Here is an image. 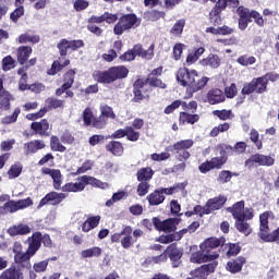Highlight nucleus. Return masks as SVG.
Segmentation results:
<instances>
[{
	"instance_id": "1",
	"label": "nucleus",
	"mask_w": 279,
	"mask_h": 279,
	"mask_svg": "<svg viewBox=\"0 0 279 279\" xmlns=\"http://www.w3.org/2000/svg\"><path fill=\"white\" fill-rule=\"evenodd\" d=\"M43 175H49L53 180V189L56 191H62L63 193H82L84 189H86L87 184L92 186H96L97 189H108V183L101 182L100 180L89 177L83 175L77 179V182L66 183L62 186V173L58 169L51 168H43Z\"/></svg>"
},
{
	"instance_id": "2",
	"label": "nucleus",
	"mask_w": 279,
	"mask_h": 279,
	"mask_svg": "<svg viewBox=\"0 0 279 279\" xmlns=\"http://www.w3.org/2000/svg\"><path fill=\"white\" fill-rule=\"evenodd\" d=\"M197 71L189 70L186 68H182L177 73V80L181 86H187L186 95L187 99L193 97V93H197V90H202L206 84H208V77L203 76L198 78Z\"/></svg>"
},
{
	"instance_id": "3",
	"label": "nucleus",
	"mask_w": 279,
	"mask_h": 279,
	"mask_svg": "<svg viewBox=\"0 0 279 279\" xmlns=\"http://www.w3.org/2000/svg\"><path fill=\"white\" fill-rule=\"evenodd\" d=\"M274 218V213L265 211L259 216V233L258 236L266 243H279V228L274 232L269 230V219Z\"/></svg>"
},
{
	"instance_id": "4",
	"label": "nucleus",
	"mask_w": 279,
	"mask_h": 279,
	"mask_svg": "<svg viewBox=\"0 0 279 279\" xmlns=\"http://www.w3.org/2000/svg\"><path fill=\"white\" fill-rule=\"evenodd\" d=\"M184 189H186V184L178 183L172 187L156 190L147 196L148 204L149 206H160L165 202V195H173V193L184 191Z\"/></svg>"
},
{
	"instance_id": "5",
	"label": "nucleus",
	"mask_w": 279,
	"mask_h": 279,
	"mask_svg": "<svg viewBox=\"0 0 279 279\" xmlns=\"http://www.w3.org/2000/svg\"><path fill=\"white\" fill-rule=\"evenodd\" d=\"M226 202H228V198L223 195L210 198L204 207L199 205L195 206L194 213L199 215V217H204V215H210V213H215V210L223 208Z\"/></svg>"
},
{
	"instance_id": "6",
	"label": "nucleus",
	"mask_w": 279,
	"mask_h": 279,
	"mask_svg": "<svg viewBox=\"0 0 279 279\" xmlns=\"http://www.w3.org/2000/svg\"><path fill=\"white\" fill-rule=\"evenodd\" d=\"M134 25H138V17H136L134 14H126L122 16L114 25L113 33L116 34V36H121L123 32L132 29Z\"/></svg>"
},
{
	"instance_id": "7",
	"label": "nucleus",
	"mask_w": 279,
	"mask_h": 279,
	"mask_svg": "<svg viewBox=\"0 0 279 279\" xmlns=\"http://www.w3.org/2000/svg\"><path fill=\"white\" fill-rule=\"evenodd\" d=\"M197 228H199V222L194 221L190 225L189 228L183 229L180 232L171 233L168 235H160L157 239V241L159 243H163L165 245H167L169 243H173V241H180V239H182V236H184V234H186V232H189L190 234H193V232H195V230H197Z\"/></svg>"
},
{
	"instance_id": "8",
	"label": "nucleus",
	"mask_w": 279,
	"mask_h": 279,
	"mask_svg": "<svg viewBox=\"0 0 279 279\" xmlns=\"http://www.w3.org/2000/svg\"><path fill=\"white\" fill-rule=\"evenodd\" d=\"M227 210L233 215L235 220L252 219L254 217L252 208H245V203L243 201L235 203L232 207H229Z\"/></svg>"
},
{
	"instance_id": "9",
	"label": "nucleus",
	"mask_w": 279,
	"mask_h": 279,
	"mask_svg": "<svg viewBox=\"0 0 279 279\" xmlns=\"http://www.w3.org/2000/svg\"><path fill=\"white\" fill-rule=\"evenodd\" d=\"M275 162L276 159L271 156L255 154L245 161V167H248V169H252L254 165H258V167H274Z\"/></svg>"
},
{
	"instance_id": "10",
	"label": "nucleus",
	"mask_w": 279,
	"mask_h": 279,
	"mask_svg": "<svg viewBox=\"0 0 279 279\" xmlns=\"http://www.w3.org/2000/svg\"><path fill=\"white\" fill-rule=\"evenodd\" d=\"M223 245V240H219L217 238L207 239L203 244H201V250L206 252V254L210 257V260H215L219 258V253L214 252L213 250H217Z\"/></svg>"
},
{
	"instance_id": "11",
	"label": "nucleus",
	"mask_w": 279,
	"mask_h": 279,
	"mask_svg": "<svg viewBox=\"0 0 279 279\" xmlns=\"http://www.w3.org/2000/svg\"><path fill=\"white\" fill-rule=\"evenodd\" d=\"M153 223L156 230H159L160 232H175L178 223H180V219L169 218L161 221L158 218H153Z\"/></svg>"
},
{
	"instance_id": "12",
	"label": "nucleus",
	"mask_w": 279,
	"mask_h": 279,
	"mask_svg": "<svg viewBox=\"0 0 279 279\" xmlns=\"http://www.w3.org/2000/svg\"><path fill=\"white\" fill-rule=\"evenodd\" d=\"M215 269H217V262H211L209 264H205L198 268H196L194 271L191 272L192 279H206L210 274H215Z\"/></svg>"
},
{
	"instance_id": "13",
	"label": "nucleus",
	"mask_w": 279,
	"mask_h": 279,
	"mask_svg": "<svg viewBox=\"0 0 279 279\" xmlns=\"http://www.w3.org/2000/svg\"><path fill=\"white\" fill-rule=\"evenodd\" d=\"M64 199H66V194L50 192L44 198H41L38 208H43V206H47V204H51V206H58V204H61V202H64Z\"/></svg>"
},
{
	"instance_id": "14",
	"label": "nucleus",
	"mask_w": 279,
	"mask_h": 279,
	"mask_svg": "<svg viewBox=\"0 0 279 279\" xmlns=\"http://www.w3.org/2000/svg\"><path fill=\"white\" fill-rule=\"evenodd\" d=\"M83 120L84 125H94V128H97L98 130H101L106 126V122L104 120L97 121L95 120V116H93V110L90 108H86L83 111Z\"/></svg>"
},
{
	"instance_id": "15",
	"label": "nucleus",
	"mask_w": 279,
	"mask_h": 279,
	"mask_svg": "<svg viewBox=\"0 0 279 279\" xmlns=\"http://www.w3.org/2000/svg\"><path fill=\"white\" fill-rule=\"evenodd\" d=\"M29 244L28 248L26 250V254L32 258L36 254L38 250H40L43 234L40 232H35L31 239H28Z\"/></svg>"
},
{
	"instance_id": "16",
	"label": "nucleus",
	"mask_w": 279,
	"mask_h": 279,
	"mask_svg": "<svg viewBox=\"0 0 279 279\" xmlns=\"http://www.w3.org/2000/svg\"><path fill=\"white\" fill-rule=\"evenodd\" d=\"M167 256H169L172 267H180V263H182V250L178 248L175 244H171L166 250Z\"/></svg>"
},
{
	"instance_id": "17",
	"label": "nucleus",
	"mask_w": 279,
	"mask_h": 279,
	"mask_svg": "<svg viewBox=\"0 0 279 279\" xmlns=\"http://www.w3.org/2000/svg\"><path fill=\"white\" fill-rule=\"evenodd\" d=\"M121 246L123 247V250H130V247H133L134 243H136V239H133L132 227H124L121 231Z\"/></svg>"
},
{
	"instance_id": "18",
	"label": "nucleus",
	"mask_w": 279,
	"mask_h": 279,
	"mask_svg": "<svg viewBox=\"0 0 279 279\" xmlns=\"http://www.w3.org/2000/svg\"><path fill=\"white\" fill-rule=\"evenodd\" d=\"M45 147H46L45 142L41 140L31 141L24 144L25 155L32 156L33 154L40 151V149H45Z\"/></svg>"
},
{
	"instance_id": "19",
	"label": "nucleus",
	"mask_w": 279,
	"mask_h": 279,
	"mask_svg": "<svg viewBox=\"0 0 279 279\" xmlns=\"http://www.w3.org/2000/svg\"><path fill=\"white\" fill-rule=\"evenodd\" d=\"M73 82H75V70H70L64 75L63 85L57 89L56 95L60 97L65 90H69L71 86H73Z\"/></svg>"
},
{
	"instance_id": "20",
	"label": "nucleus",
	"mask_w": 279,
	"mask_h": 279,
	"mask_svg": "<svg viewBox=\"0 0 279 279\" xmlns=\"http://www.w3.org/2000/svg\"><path fill=\"white\" fill-rule=\"evenodd\" d=\"M32 130L39 134L40 136H49L51 132V126L47 120H41L40 122H33L31 125Z\"/></svg>"
},
{
	"instance_id": "21",
	"label": "nucleus",
	"mask_w": 279,
	"mask_h": 279,
	"mask_svg": "<svg viewBox=\"0 0 279 279\" xmlns=\"http://www.w3.org/2000/svg\"><path fill=\"white\" fill-rule=\"evenodd\" d=\"M245 265V257H238L235 259H231L227 263L226 269L230 271V274H239L243 266Z\"/></svg>"
},
{
	"instance_id": "22",
	"label": "nucleus",
	"mask_w": 279,
	"mask_h": 279,
	"mask_svg": "<svg viewBox=\"0 0 279 279\" xmlns=\"http://www.w3.org/2000/svg\"><path fill=\"white\" fill-rule=\"evenodd\" d=\"M10 99H12V95L3 88V78H0V109L8 110L10 108Z\"/></svg>"
},
{
	"instance_id": "23",
	"label": "nucleus",
	"mask_w": 279,
	"mask_h": 279,
	"mask_svg": "<svg viewBox=\"0 0 279 279\" xmlns=\"http://www.w3.org/2000/svg\"><path fill=\"white\" fill-rule=\"evenodd\" d=\"M207 99L211 106H215L226 101V95L221 89L216 88L208 92Z\"/></svg>"
},
{
	"instance_id": "24",
	"label": "nucleus",
	"mask_w": 279,
	"mask_h": 279,
	"mask_svg": "<svg viewBox=\"0 0 279 279\" xmlns=\"http://www.w3.org/2000/svg\"><path fill=\"white\" fill-rule=\"evenodd\" d=\"M0 279H25V277L21 269L16 268L15 266H12L1 272Z\"/></svg>"
},
{
	"instance_id": "25",
	"label": "nucleus",
	"mask_w": 279,
	"mask_h": 279,
	"mask_svg": "<svg viewBox=\"0 0 279 279\" xmlns=\"http://www.w3.org/2000/svg\"><path fill=\"white\" fill-rule=\"evenodd\" d=\"M10 236H19L24 234H29L32 232V227L25 223L15 225L8 229Z\"/></svg>"
},
{
	"instance_id": "26",
	"label": "nucleus",
	"mask_w": 279,
	"mask_h": 279,
	"mask_svg": "<svg viewBox=\"0 0 279 279\" xmlns=\"http://www.w3.org/2000/svg\"><path fill=\"white\" fill-rule=\"evenodd\" d=\"M201 66H209V69H219L221 58L217 54H209L207 58L199 61Z\"/></svg>"
},
{
	"instance_id": "27",
	"label": "nucleus",
	"mask_w": 279,
	"mask_h": 279,
	"mask_svg": "<svg viewBox=\"0 0 279 279\" xmlns=\"http://www.w3.org/2000/svg\"><path fill=\"white\" fill-rule=\"evenodd\" d=\"M179 121L182 125H186L189 123L190 125H195L199 121V116L197 113H189L186 111H181Z\"/></svg>"
},
{
	"instance_id": "28",
	"label": "nucleus",
	"mask_w": 279,
	"mask_h": 279,
	"mask_svg": "<svg viewBox=\"0 0 279 279\" xmlns=\"http://www.w3.org/2000/svg\"><path fill=\"white\" fill-rule=\"evenodd\" d=\"M96 80L100 84H112V82H117L111 68L108 71L98 72L96 75Z\"/></svg>"
},
{
	"instance_id": "29",
	"label": "nucleus",
	"mask_w": 279,
	"mask_h": 279,
	"mask_svg": "<svg viewBox=\"0 0 279 279\" xmlns=\"http://www.w3.org/2000/svg\"><path fill=\"white\" fill-rule=\"evenodd\" d=\"M147 85L143 84V81H136L134 83V101H143V99H145V95L143 93H145V90H147Z\"/></svg>"
},
{
	"instance_id": "30",
	"label": "nucleus",
	"mask_w": 279,
	"mask_h": 279,
	"mask_svg": "<svg viewBox=\"0 0 279 279\" xmlns=\"http://www.w3.org/2000/svg\"><path fill=\"white\" fill-rule=\"evenodd\" d=\"M31 256L27 252L20 253L19 255H14V263L15 265H21L25 269H32Z\"/></svg>"
},
{
	"instance_id": "31",
	"label": "nucleus",
	"mask_w": 279,
	"mask_h": 279,
	"mask_svg": "<svg viewBox=\"0 0 279 279\" xmlns=\"http://www.w3.org/2000/svg\"><path fill=\"white\" fill-rule=\"evenodd\" d=\"M99 221H101V216H92L87 218L82 226L83 232H90V230H95V228L99 226Z\"/></svg>"
},
{
	"instance_id": "32",
	"label": "nucleus",
	"mask_w": 279,
	"mask_h": 279,
	"mask_svg": "<svg viewBox=\"0 0 279 279\" xmlns=\"http://www.w3.org/2000/svg\"><path fill=\"white\" fill-rule=\"evenodd\" d=\"M140 54H141V45H135L131 50L120 56V60L122 62H132V60H136V56H140Z\"/></svg>"
},
{
	"instance_id": "33",
	"label": "nucleus",
	"mask_w": 279,
	"mask_h": 279,
	"mask_svg": "<svg viewBox=\"0 0 279 279\" xmlns=\"http://www.w3.org/2000/svg\"><path fill=\"white\" fill-rule=\"evenodd\" d=\"M32 51V47L29 46H22L17 48V62L20 64H25L26 60H29Z\"/></svg>"
},
{
	"instance_id": "34",
	"label": "nucleus",
	"mask_w": 279,
	"mask_h": 279,
	"mask_svg": "<svg viewBox=\"0 0 279 279\" xmlns=\"http://www.w3.org/2000/svg\"><path fill=\"white\" fill-rule=\"evenodd\" d=\"M17 43H20V45H25L27 43H31L32 45H36L37 43H40V36L29 34V33H24L19 36Z\"/></svg>"
},
{
	"instance_id": "35",
	"label": "nucleus",
	"mask_w": 279,
	"mask_h": 279,
	"mask_svg": "<svg viewBox=\"0 0 279 279\" xmlns=\"http://www.w3.org/2000/svg\"><path fill=\"white\" fill-rule=\"evenodd\" d=\"M210 259V255H208L206 252L201 250V252L193 253L191 256V263L202 264V263H208Z\"/></svg>"
},
{
	"instance_id": "36",
	"label": "nucleus",
	"mask_w": 279,
	"mask_h": 279,
	"mask_svg": "<svg viewBox=\"0 0 279 279\" xmlns=\"http://www.w3.org/2000/svg\"><path fill=\"white\" fill-rule=\"evenodd\" d=\"M246 218H240L235 220V227L239 232H242V234H245V236H248V234H252V228H250V223L245 221Z\"/></svg>"
},
{
	"instance_id": "37",
	"label": "nucleus",
	"mask_w": 279,
	"mask_h": 279,
	"mask_svg": "<svg viewBox=\"0 0 279 279\" xmlns=\"http://www.w3.org/2000/svg\"><path fill=\"white\" fill-rule=\"evenodd\" d=\"M101 248L99 246H94L81 252V257L83 258H99L101 256Z\"/></svg>"
},
{
	"instance_id": "38",
	"label": "nucleus",
	"mask_w": 279,
	"mask_h": 279,
	"mask_svg": "<svg viewBox=\"0 0 279 279\" xmlns=\"http://www.w3.org/2000/svg\"><path fill=\"white\" fill-rule=\"evenodd\" d=\"M184 25H186V21H177L175 24L170 29L171 36H173L174 38H180V36H182V32H184Z\"/></svg>"
},
{
	"instance_id": "39",
	"label": "nucleus",
	"mask_w": 279,
	"mask_h": 279,
	"mask_svg": "<svg viewBox=\"0 0 279 279\" xmlns=\"http://www.w3.org/2000/svg\"><path fill=\"white\" fill-rule=\"evenodd\" d=\"M111 72L113 73V77L117 80H124V77H128V74L130 73V70L123 65L113 66L111 68Z\"/></svg>"
},
{
	"instance_id": "40",
	"label": "nucleus",
	"mask_w": 279,
	"mask_h": 279,
	"mask_svg": "<svg viewBox=\"0 0 279 279\" xmlns=\"http://www.w3.org/2000/svg\"><path fill=\"white\" fill-rule=\"evenodd\" d=\"M154 177V170L151 168H142L137 171V180L140 182H147Z\"/></svg>"
},
{
	"instance_id": "41",
	"label": "nucleus",
	"mask_w": 279,
	"mask_h": 279,
	"mask_svg": "<svg viewBox=\"0 0 279 279\" xmlns=\"http://www.w3.org/2000/svg\"><path fill=\"white\" fill-rule=\"evenodd\" d=\"M267 76L253 78L254 87L256 93H265L267 90Z\"/></svg>"
},
{
	"instance_id": "42",
	"label": "nucleus",
	"mask_w": 279,
	"mask_h": 279,
	"mask_svg": "<svg viewBox=\"0 0 279 279\" xmlns=\"http://www.w3.org/2000/svg\"><path fill=\"white\" fill-rule=\"evenodd\" d=\"M107 150L113 156H121L123 154V145L120 142L113 141L107 145Z\"/></svg>"
},
{
	"instance_id": "43",
	"label": "nucleus",
	"mask_w": 279,
	"mask_h": 279,
	"mask_svg": "<svg viewBox=\"0 0 279 279\" xmlns=\"http://www.w3.org/2000/svg\"><path fill=\"white\" fill-rule=\"evenodd\" d=\"M206 49H204L203 47L196 49L193 52H190L187 58H186V63L187 64H194V62H197V60H199V58H202V56H204Z\"/></svg>"
},
{
	"instance_id": "44",
	"label": "nucleus",
	"mask_w": 279,
	"mask_h": 279,
	"mask_svg": "<svg viewBox=\"0 0 279 279\" xmlns=\"http://www.w3.org/2000/svg\"><path fill=\"white\" fill-rule=\"evenodd\" d=\"M214 117H218L221 121H228L230 119H234V113H232V110H214L213 111Z\"/></svg>"
},
{
	"instance_id": "45",
	"label": "nucleus",
	"mask_w": 279,
	"mask_h": 279,
	"mask_svg": "<svg viewBox=\"0 0 279 279\" xmlns=\"http://www.w3.org/2000/svg\"><path fill=\"white\" fill-rule=\"evenodd\" d=\"M193 144H194L193 140L179 141L173 145V149L174 151L191 149V147H193Z\"/></svg>"
},
{
	"instance_id": "46",
	"label": "nucleus",
	"mask_w": 279,
	"mask_h": 279,
	"mask_svg": "<svg viewBox=\"0 0 279 279\" xmlns=\"http://www.w3.org/2000/svg\"><path fill=\"white\" fill-rule=\"evenodd\" d=\"M60 56L64 58L71 51V41L68 39H61L57 45Z\"/></svg>"
},
{
	"instance_id": "47",
	"label": "nucleus",
	"mask_w": 279,
	"mask_h": 279,
	"mask_svg": "<svg viewBox=\"0 0 279 279\" xmlns=\"http://www.w3.org/2000/svg\"><path fill=\"white\" fill-rule=\"evenodd\" d=\"M236 62L241 66H252V64H256V57L243 54L236 59Z\"/></svg>"
},
{
	"instance_id": "48",
	"label": "nucleus",
	"mask_w": 279,
	"mask_h": 279,
	"mask_svg": "<svg viewBox=\"0 0 279 279\" xmlns=\"http://www.w3.org/2000/svg\"><path fill=\"white\" fill-rule=\"evenodd\" d=\"M125 197H128V192L125 191L113 193L111 199L106 202V206L108 207L113 206L116 202H121V199H125Z\"/></svg>"
},
{
	"instance_id": "49",
	"label": "nucleus",
	"mask_w": 279,
	"mask_h": 279,
	"mask_svg": "<svg viewBox=\"0 0 279 279\" xmlns=\"http://www.w3.org/2000/svg\"><path fill=\"white\" fill-rule=\"evenodd\" d=\"M50 147L52 151H60V153L66 151V147H64V145H62L60 143V140L56 136H52L50 138Z\"/></svg>"
},
{
	"instance_id": "50",
	"label": "nucleus",
	"mask_w": 279,
	"mask_h": 279,
	"mask_svg": "<svg viewBox=\"0 0 279 279\" xmlns=\"http://www.w3.org/2000/svg\"><path fill=\"white\" fill-rule=\"evenodd\" d=\"M19 114H21V108H15L11 116H7L2 119V123L4 125H10V123H16Z\"/></svg>"
},
{
	"instance_id": "51",
	"label": "nucleus",
	"mask_w": 279,
	"mask_h": 279,
	"mask_svg": "<svg viewBox=\"0 0 279 279\" xmlns=\"http://www.w3.org/2000/svg\"><path fill=\"white\" fill-rule=\"evenodd\" d=\"M209 21L213 25H221V11L213 9L209 13Z\"/></svg>"
},
{
	"instance_id": "52",
	"label": "nucleus",
	"mask_w": 279,
	"mask_h": 279,
	"mask_svg": "<svg viewBox=\"0 0 279 279\" xmlns=\"http://www.w3.org/2000/svg\"><path fill=\"white\" fill-rule=\"evenodd\" d=\"M180 106H181L183 112H189V113L197 112V102L196 101H190V102L181 101Z\"/></svg>"
},
{
	"instance_id": "53",
	"label": "nucleus",
	"mask_w": 279,
	"mask_h": 279,
	"mask_svg": "<svg viewBox=\"0 0 279 279\" xmlns=\"http://www.w3.org/2000/svg\"><path fill=\"white\" fill-rule=\"evenodd\" d=\"M21 171H23V167L19 163L11 166L8 171V175L10 180H14V178H19L21 175Z\"/></svg>"
},
{
	"instance_id": "54",
	"label": "nucleus",
	"mask_w": 279,
	"mask_h": 279,
	"mask_svg": "<svg viewBox=\"0 0 279 279\" xmlns=\"http://www.w3.org/2000/svg\"><path fill=\"white\" fill-rule=\"evenodd\" d=\"M155 86L156 88H167V85L158 77L148 76L146 81V86Z\"/></svg>"
},
{
	"instance_id": "55",
	"label": "nucleus",
	"mask_w": 279,
	"mask_h": 279,
	"mask_svg": "<svg viewBox=\"0 0 279 279\" xmlns=\"http://www.w3.org/2000/svg\"><path fill=\"white\" fill-rule=\"evenodd\" d=\"M250 19H253L254 23H256V25H258V27H264L265 22L267 21V20L263 19V15H260V13H258V11H251Z\"/></svg>"
},
{
	"instance_id": "56",
	"label": "nucleus",
	"mask_w": 279,
	"mask_h": 279,
	"mask_svg": "<svg viewBox=\"0 0 279 279\" xmlns=\"http://www.w3.org/2000/svg\"><path fill=\"white\" fill-rule=\"evenodd\" d=\"M171 158L170 153H160V154H151L150 155V160L154 162H163L165 160H169Z\"/></svg>"
},
{
	"instance_id": "57",
	"label": "nucleus",
	"mask_w": 279,
	"mask_h": 279,
	"mask_svg": "<svg viewBox=\"0 0 279 279\" xmlns=\"http://www.w3.org/2000/svg\"><path fill=\"white\" fill-rule=\"evenodd\" d=\"M100 112L102 117H107V119H114L117 116L112 110V107L108 105H100Z\"/></svg>"
},
{
	"instance_id": "58",
	"label": "nucleus",
	"mask_w": 279,
	"mask_h": 279,
	"mask_svg": "<svg viewBox=\"0 0 279 279\" xmlns=\"http://www.w3.org/2000/svg\"><path fill=\"white\" fill-rule=\"evenodd\" d=\"M8 213H16L14 209V201H8L3 206H0V215H8Z\"/></svg>"
},
{
	"instance_id": "59",
	"label": "nucleus",
	"mask_w": 279,
	"mask_h": 279,
	"mask_svg": "<svg viewBox=\"0 0 279 279\" xmlns=\"http://www.w3.org/2000/svg\"><path fill=\"white\" fill-rule=\"evenodd\" d=\"M231 180H232V172H230L228 170H222L219 173L218 182L220 184H226V183L230 182Z\"/></svg>"
},
{
	"instance_id": "60",
	"label": "nucleus",
	"mask_w": 279,
	"mask_h": 279,
	"mask_svg": "<svg viewBox=\"0 0 279 279\" xmlns=\"http://www.w3.org/2000/svg\"><path fill=\"white\" fill-rule=\"evenodd\" d=\"M11 69H14V59L12 58V56H7L2 59V70L11 71Z\"/></svg>"
},
{
	"instance_id": "61",
	"label": "nucleus",
	"mask_w": 279,
	"mask_h": 279,
	"mask_svg": "<svg viewBox=\"0 0 279 279\" xmlns=\"http://www.w3.org/2000/svg\"><path fill=\"white\" fill-rule=\"evenodd\" d=\"M226 160H227L226 157H215V158H211L209 162L211 163L213 169H221V167L226 165Z\"/></svg>"
},
{
	"instance_id": "62",
	"label": "nucleus",
	"mask_w": 279,
	"mask_h": 279,
	"mask_svg": "<svg viewBox=\"0 0 279 279\" xmlns=\"http://www.w3.org/2000/svg\"><path fill=\"white\" fill-rule=\"evenodd\" d=\"M251 141L254 143V145L257 147V149H263V142H260L258 131L252 130L250 133Z\"/></svg>"
},
{
	"instance_id": "63",
	"label": "nucleus",
	"mask_w": 279,
	"mask_h": 279,
	"mask_svg": "<svg viewBox=\"0 0 279 279\" xmlns=\"http://www.w3.org/2000/svg\"><path fill=\"white\" fill-rule=\"evenodd\" d=\"M149 193V183L142 181L137 186V194L140 197H145Z\"/></svg>"
},
{
	"instance_id": "64",
	"label": "nucleus",
	"mask_w": 279,
	"mask_h": 279,
	"mask_svg": "<svg viewBox=\"0 0 279 279\" xmlns=\"http://www.w3.org/2000/svg\"><path fill=\"white\" fill-rule=\"evenodd\" d=\"M140 136L141 134L134 131L132 126L126 128V137L129 141H132L133 143H135V141H138Z\"/></svg>"
}]
</instances>
